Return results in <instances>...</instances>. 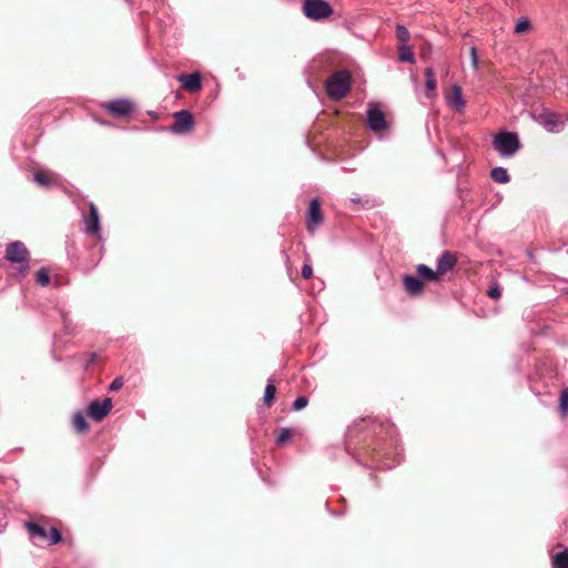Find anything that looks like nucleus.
I'll return each instance as SVG.
<instances>
[{"instance_id": "obj_1", "label": "nucleus", "mask_w": 568, "mask_h": 568, "mask_svg": "<svg viewBox=\"0 0 568 568\" xmlns=\"http://www.w3.org/2000/svg\"><path fill=\"white\" fill-rule=\"evenodd\" d=\"M352 85V77L347 70H339L327 78L325 89L328 97L333 100L343 99Z\"/></svg>"}, {"instance_id": "obj_2", "label": "nucleus", "mask_w": 568, "mask_h": 568, "mask_svg": "<svg viewBox=\"0 0 568 568\" xmlns=\"http://www.w3.org/2000/svg\"><path fill=\"white\" fill-rule=\"evenodd\" d=\"M494 149L504 158H510L520 149L517 133L503 131L493 138Z\"/></svg>"}, {"instance_id": "obj_3", "label": "nucleus", "mask_w": 568, "mask_h": 568, "mask_svg": "<svg viewBox=\"0 0 568 568\" xmlns=\"http://www.w3.org/2000/svg\"><path fill=\"white\" fill-rule=\"evenodd\" d=\"M303 12L311 20H322L329 17L333 12L332 7L324 0H305Z\"/></svg>"}, {"instance_id": "obj_4", "label": "nucleus", "mask_w": 568, "mask_h": 568, "mask_svg": "<svg viewBox=\"0 0 568 568\" xmlns=\"http://www.w3.org/2000/svg\"><path fill=\"white\" fill-rule=\"evenodd\" d=\"M174 123L170 126V132L175 134H185L194 128V118L187 110L178 111L173 114Z\"/></svg>"}, {"instance_id": "obj_5", "label": "nucleus", "mask_w": 568, "mask_h": 568, "mask_svg": "<svg viewBox=\"0 0 568 568\" xmlns=\"http://www.w3.org/2000/svg\"><path fill=\"white\" fill-rule=\"evenodd\" d=\"M538 122L548 132L559 133L564 130L566 120L560 114L546 111L539 114Z\"/></svg>"}, {"instance_id": "obj_6", "label": "nucleus", "mask_w": 568, "mask_h": 568, "mask_svg": "<svg viewBox=\"0 0 568 568\" xmlns=\"http://www.w3.org/2000/svg\"><path fill=\"white\" fill-rule=\"evenodd\" d=\"M112 409V399L106 397L103 402L92 400L88 406V415L95 422L103 420Z\"/></svg>"}, {"instance_id": "obj_7", "label": "nucleus", "mask_w": 568, "mask_h": 568, "mask_svg": "<svg viewBox=\"0 0 568 568\" xmlns=\"http://www.w3.org/2000/svg\"><path fill=\"white\" fill-rule=\"evenodd\" d=\"M28 257L29 252L22 242L16 241L8 244L6 248V260L12 263H22L26 262Z\"/></svg>"}, {"instance_id": "obj_8", "label": "nucleus", "mask_w": 568, "mask_h": 568, "mask_svg": "<svg viewBox=\"0 0 568 568\" xmlns=\"http://www.w3.org/2000/svg\"><path fill=\"white\" fill-rule=\"evenodd\" d=\"M105 109L114 116L122 118L126 116L133 111V103L125 99L112 100Z\"/></svg>"}, {"instance_id": "obj_9", "label": "nucleus", "mask_w": 568, "mask_h": 568, "mask_svg": "<svg viewBox=\"0 0 568 568\" xmlns=\"http://www.w3.org/2000/svg\"><path fill=\"white\" fill-rule=\"evenodd\" d=\"M367 124L371 130L381 132L386 129V120L383 111L377 106H372L367 111Z\"/></svg>"}, {"instance_id": "obj_10", "label": "nucleus", "mask_w": 568, "mask_h": 568, "mask_svg": "<svg viewBox=\"0 0 568 568\" xmlns=\"http://www.w3.org/2000/svg\"><path fill=\"white\" fill-rule=\"evenodd\" d=\"M33 181L45 189L52 187L60 183L59 174L45 170H39L33 174Z\"/></svg>"}, {"instance_id": "obj_11", "label": "nucleus", "mask_w": 568, "mask_h": 568, "mask_svg": "<svg viewBox=\"0 0 568 568\" xmlns=\"http://www.w3.org/2000/svg\"><path fill=\"white\" fill-rule=\"evenodd\" d=\"M457 263V256L450 251H445L437 260V267L439 275L443 276L452 271Z\"/></svg>"}, {"instance_id": "obj_12", "label": "nucleus", "mask_w": 568, "mask_h": 568, "mask_svg": "<svg viewBox=\"0 0 568 568\" xmlns=\"http://www.w3.org/2000/svg\"><path fill=\"white\" fill-rule=\"evenodd\" d=\"M403 286L405 292L410 296L422 295L425 288L423 281L413 275L403 276Z\"/></svg>"}, {"instance_id": "obj_13", "label": "nucleus", "mask_w": 568, "mask_h": 568, "mask_svg": "<svg viewBox=\"0 0 568 568\" xmlns=\"http://www.w3.org/2000/svg\"><path fill=\"white\" fill-rule=\"evenodd\" d=\"M448 105L453 106L457 112L462 113L466 106L462 88L457 84L452 87L450 93L446 97Z\"/></svg>"}, {"instance_id": "obj_14", "label": "nucleus", "mask_w": 568, "mask_h": 568, "mask_svg": "<svg viewBox=\"0 0 568 568\" xmlns=\"http://www.w3.org/2000/svg\"><path fill=\"white\" fill-rule=\"evenodd\" d=\"M178 80L182 83L183 88L190 92H196L202 88V77L199 72L181 74Z\"/></svg>"}, {"instance_id": "obj_15", "label": "nucleus", "mask_w": 568, "mask_h": 568, "mask_svg": "<svg viewBox=\"0 0 568 568\" xmlns=\"http://www.w3.org/2000/svg\"><path fill=\"white\" fill-rule=\"evenodd\" d=\"M416 272H417L418 277H420L422 280H424L426 282L437 283L442 278V276L439 275L437 270L434 271L433 268L428 267L425 264L417 265Z\"/></svg>"}, {"instance_id": "obj_16", "label": "nucleus", "mask_w": 568, "mask_h": 568, "mask_svg": "<svg viewBox=\"0 0 568 568\" xmlns=\"http://www.w3.org/2000/svg\"><path fill=\"white\" fill-rule=\"evenodd\" d=\"M85 232L101 239L99 215H84Z\"/></svg>"}, {"instance_id": "obj_17", "label": "nucleus", "mask_w": 568, "mask_h": 568, "mask_svg": "<svg viewBox=\"0 0 568 568\" xmlns=\"http://www.w3.org/2000/svg\"><path fill=\"white\" fill-rule=\"evenodd\" d=\"M26 528L29 535L33 538H39L42 540L48 538V529L44 525L34 521H28L26 523Z\"/></svg>"}, {"instance_id": "obj_18", "label": "nucleus", "mask_w": 568, "mask_h": 568, "mask_svg": "<svg viewBox=\"0 0 568 568\" xmlns=\"http://www.w3.org/2000/svg\"><path fill=\"white\" fill-rule=\"evenodd\" d=\"M72 425L77 433L83 434L89 429V424L81 412H77L72 417Z\"/></svg>"}, {"instance_id": "obj_19", "label": "nucleus", "mask_w": 568, "mask_h": 568, "mask_svg": "<svg viewBox=\"0 0 568 568\" xmlns=\"http://www.w3.org/2000/svg\"><path fill=\"white\" fill-rule=\"evenodd\" d=\"M425 78H426V90H427V97H432L437 88V81L435 79V73L432 68L425 69Z\"/></svg>"}, {"instance_id": "obj_20", "label": "nucleus", "mask_w": 568, "mask_h": 568, "mask_svg": "<svg viewBox=\"0 0 568 568\" xmlns=\"http://www.w3.org/2000/svg\"><path fill=\"white\" fill-rule=\"evenodd\" d=\"M491 179L497 183H507L509 181V174L505 168L497 166L490 172Z\"/></svg>"}, {"instance_id": "obj_21", "label": "nucleus", "mask_w": 568, "mask_h": 568, "mask_svg": "<svg viewBox=\"0 0 568 568\" xmlns=\"http://www.w3.org/2000/svg\"><path fill=\"white\" fill-rule=\"evenodd\" d=\"M552 568H568V549H565L552 557Z\"/></svg>"}, {"instance_id": "obj_22", "label": "nucleus", "mask_w": 568, "mask_h": 568, "mask_svg": "<svg viewBox=\"0 0 568 568\" xmlns=\"http://www.w3.org/2000/svg\"><path fill=\"white\" fill-rule=\"evenodd\" d=\"M531 29H532V24H531L530 20L528 18L524 17L517 21L514 32L517 34H523V33L529 32Z\"/></svg>"}, {"instance_id": "obj_23", "label": "nucleus", "mask_w": 568, "mask_h": 568, "mask_svg": "<svg viewBox=\"0 0 568 568\" xmlns=\"http://www.w3.org/2000/svg\"><path fill=\"white\" fill-rule=\"evenodd\" d=\"M276 387L273 383H268L264 392V404L270 407L275 400Z\"/></svg>"}, {"instance_id": "obj_24", "label": "nucleus", "mask_w": 568, "mask_h": 568, "mask_svg": "<svg viewBox=\"0 0 568 568\" xmlns=\"http://www.w3.org/2000/svg\"><path fill=\"white\" fill-rule=\"evenodd\" d=\"M324 223V215H308L306 227L313 233L317 227Z\"/></svg>"}, {"instance_id": "obj_25", "label": "nucleus", "mask_w": 568, "mask_h": 568, "mask_svg": "<svg viewBox=\"0 0 568 568\" xmlns=\"http://www.w3.org/2000/svg\"><path fill=\"white\" fill-rule=\"evenodd\" d=\"M559 412L564 417L568 415V387H565L560 392Z\"/></svg>"}, {"instance_id": "obj_26", "label": "nucleus", "mask_w": 568, "mask_h": 568, "mask_svg": "<svg viewBox=\"0 0 568 568\" xmlns=\"http://www.w3.org/2000/svg\"><path fill=\"white\" fill-rule=\"evenodd\" d=\"M293 437V429L291 428H281L277 434L276 443L278 445H285Z\"/></svg>"}, {"instance_id": "obj_27", "label": "nucleus", "mask_w": 568, "mask_h": 568, "mask_svg": "<svg viewBox=\"0 0 568 568\" xmlns=\"http://www.w3.org/2000/svg\"><path fill=\"white\" fill-rule=\"evenodd\" d=\"M396 37L400 42L406 43L409 41L410 34H409L408 29L405 26L397 24L396 26Z\"/></svg>"}, {"instance_id": "obj_28", "label": "nucleus", "mask_w": 568, "mask_h": 568, "mask_svg": "<svg viewBox=\"0 0 568 568\" xmlns=\"http://www.w3.org/2000/svg\"><path fill=\"white\" fill-rule=\"evenodd\" d=\"M47 539H49V545H55L62 540V536L58 528L51 527Z\"/></svg>"}, {"instance_id": "obj_29", "label": "nucleus", "mask_w": 568, "mask_h": 568, "mask_svg": "<svg viewBox=\"0 0 568 568\" xmlns=\"http://www.w3.org/2000/svg\"><path fill=\"white\" fill-rule=\"evenodd\" d=\"M37 283L47 286L50 283V276L45 268H40L37 273Z\"/></svg>"}, {"instance_id": "obj_30", "label": "nucleus", "mask_w": 568, "mask_h": 568, "mask_svg": "<svg viewBox=\"0 0 568 568\" xmlns=\"http://www.w3.org/2000/svg\"><path fill=\"white\" fill-rule=\"evenodd\" d=\"M399 60L405 62H414V54L407 47H402L399 52Z\"/></svg>"}, {"instance_id": "obj_31", "label": "nucleus", "mask_w": 568, "mask_h": 568, "mask_svg": "<svg viewBox=\"0 0 568 568\" xmlns=\"http://www.w3.org/2000/svg\"><path fill=\"white\" fill-rule=\"evenodd\" d=\"M308 404V399L305 396L297 397L293 403V409L294 410H301L305 408Z\"/></svg>"}, {"instance_id": "obj_32", "label": "nucleus", "mask_w": 568, "mask_h": 568, "mask_svg": "<svg viewBox=\"0 0 568 568\" xmlns=\"http://www.w3.org/2000/svg\"><path fill=\"white\" fill-rule=\"evenodd\" d=\"M487 295L490 297V298H494V300H498L500 296H501V291L499 288V286L494 283L493 285H490V287L488 288L487 291Z\"/></svg>"}, {"instance_id": "obj_33", "label": "nucleus", "mask_w": 568, "mask_h": 568, "mask_svg": "<svg viewBox=\"0 0 568 568\" xmlns=\"http://www.w3.org/2000/svg\"><path fill=\"white\" fill-rule=\"evenodd\" d=\"M124 384V381H123V377H116L113 379V382L110 384L109 386V389L111 392H115V390H119L120 388H122Z\"/></svg>"}, {"instance_id": "obj_34", "label": "nucleus", "mask_w": 568, "mask_h": 568, "mask_svg": "<svg viewBox=\"0 0 568 568\" xmlns=\"http://www.w3.org/2000/svg\"><path fill=\"white\" fill-rule=\"evenodd\" d=\"M470 59H471L473 68L475 70H477L479 68V60H478V54H477V50L475 47L470 48Z\"/></svg>"}, {"instance_id": "obj_35", "label": "nucleus", "mask_w": 568, "mask_h": 568, "mask_svg": "<svg viewBox=\"0 0 568 568\" xmlns=\"http://www.w3.org/2000/svg\"><path fill=\"white\" fill-rule=\"evenodd\" d=\"M307 213H321V204L317 199H313L310 202V207H308Z\"/></svg>"}, {"instance_id": "obj_36", "label": "nucleus", "mask_w": 568, "mask_h": 568, "mask_svg": "<svg viewBox=\"0 0 568 568\" xmlns=\"http://www.w3.org/2000/svg\"><path fill=\"white\" fill-rule=\"evenodd\" d=\"M302 276L306 280L311 278L313 275V268L308 264H304L301 272Z\"/></svg>"}, {"instance_id": "obj_37", "label": "nucleus", "mask_w": 568, "mask_h": 568, "mask_svg": "<svg viewBox=\"0 0 568 568\" xmlns=\"http://www.w3.org/2000/svg\"><path fill=\"white\" fill-rule=\"evenodd\" d=\"M89 213H92V214L98 213V209L93 203H90V212Z\"/></svg>"}]
</instances>
